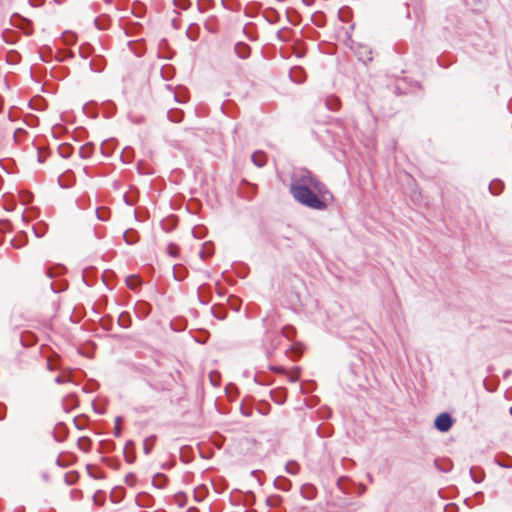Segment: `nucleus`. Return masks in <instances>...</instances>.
Returning a JSON list of instances; mask_svg holds the SVG:
<instances>
[{
    "label": "nucleus",
    "instance_id": "nucleus-11",
    "mask_svg": "<svg viewBox=\"0 0 512 512\" xmlns=\"http://www.w3.org/2000/svg\"><path fill=\"white\" fill-rule=\"evenodd\" d=\"M209 254H206V252L204 250H201L199 252V256L202 258V259H205Z\"/></svg>",
    "mask_w": 512,
    "mask_h": 512
},
{
    "label": "nucleus",
    "instance_id": "nucleus-1",
    "mask_svg": "<svg viewBox=\"0 0 512 512\" xmlns=\"http://www.w3.org/2000/svg\"><path fill=\"white\" fill-rule=\"evenodd\" d=\"M290 193L297 202L311 209L324 210L327 207L325 200L329 194L328 189L307 169H297L293 172Z\"/></svg>",
    "mask_w": 512,
    "mask_h": 512
},
{
    "label": "nucleus",
    "instance_id": "nucleus-12",
    "mask_svg": "<svg viewBox=\"0 0 512 512\" xmlns=\"http://www.w3.org/2000/svg\"><path fill=\"white\" fill-rule=\"evenodd\" d=\"M63 381H64V380H63V378H62L61 376H57V377L55 378V382H56V383H58V384L63 383Z\"/></svg>",
    "mask_w": 512,
    "mask_h": 512
},
{
    "label": "nucleus",
    "instance_id": "nucleus-6",
    "mask_svg": "<svg viewBox=\"0 0 512 512\" xmlns=\"http://www.w3.org/2000/svg\"><path fill=\"white\" fill-rule=\"evenodd\" d=\"M299 465L298 463L294 462V461H289L286 466H285V470L288 474H291V475H296L298 474L299 472Z\"/></svg>",
    "mask_w": 512,
    "mask_h": 512
},
{
    "label": "nucleus",
    "instance_id": "nucleus-5",
    "mask_svg": "<svg viewBox=\"0 0 512 512\" xmlns=\"http://www.w3.org/2000/svg\"><path fill=\"white\" fill-rule=\"evenodd\" d=\"M290 78L292 79V81H294L296 83H302L304 80L302 68H300V67L293 68L290 71Z\"/></svg>",
    "mask_w": 512,
    "mask_h": 512
},
{
    "label": "nucleus",
    "instance_id": "nucleus-7",
    "mask_svg": "<svg viewBox=\"0 0 512 512\" xmlns=\"http://www.w3.org/2000/svg\"><path fill=\"white\" fill-rule=\"evenodd\" d=\"M153 445H154V438H147L144 440L143 442V450H144V453L146 455L150 454V452L152 451L153 449Z\"/></svg>",
    "mask_w": 512,
    "mask_h": 512
},
{
    "label": "nucleus",
    "instance_id": "nucleus-4",
    "mask_svg": "<svg viewBox=\"0 0 512 512\" xmlns=\"http://www.w3.org/2000/svg\"><path fill=\"white\" fill-rule=\"evenodd\" d=\"M235 53L241 59H246L250 55V48L244 43H237L235 45Z\"/></svg>",
    "mask_w": 512,
    "mask_h": 512
},
{
    "label": "nucleus",
    "instance_id": "nucleus-10",
    "mask_svg": "<svg viewBox=\"0 0 512 512\" xmlns=\"http://www.w3.org/2000/svg\"><path fill=\"white\" fill-rule=\"evenodd\" d=\"M298 378H299V375H298L297 373H293V374H291V375L289 376V380H290L291 382H296V381L298 380Z\"/></svg>",
    "mask_w": 512,
    "mask_h": 512
},
{
    "label": "nucleus",
    "instance_id": "nucleus-14",
    "mask_svg": "<svg viewBox=\"0 0 512 512\" xmlns=\"http://www.w3.org/2000/svg\"><path fill=\"white\" fill-rule=\"evenodd\" d=\"M97 214H98V218L101 219V220H104L105 218L103 216L100 215V212L97 211Z\"/></svg>",
    "mask_w": 512,
    "mask_h": 512
},
{
    "label": "nucleus",
    "instance_id": "nucleus-2",
    "mask_svg": "<svg viewBox=\"0 0 512 512\" xmlns=\"http://www.w3.org/2000/svg\"><path fill=\"white\" fill-rule=\"evenodd\" d=\"M453 424V419L448 413H441L435 419L434 425L440 432H447Z\"/></svg>",
    "mask_w": 512,
    "mask_h": 512
},
{
    "label": "nucleus",
    "instance_id": "nucleus-9",
    "mask_svg": "<svg viewBox=\"0 0 512 512\" xmlns=\"http://www.w3.org/2000/svg\"><path fill=\"white\" fill-rule=\"evenodd\" d=\"M489 189L491 191L492 194L494 195H497L501 192V189H502V183L499 182V181H496V182H492L490 185H489Z\"/></svg>",
    "mask_w": 512,
    "mask_h": 512
},
{
    "label": "nucleus",
    "instance_id": "nucleus-3",
    "mask_svg": "<svg viewBox=\"0 0 512 512\" xmlns=\"http://www.w3.org/2000/svg\"><path fill=\"white\" fill-rule=\"evenodd\" d=\"M251 160L257 167H263L267 162V156L262 151H256L252 154Z\"/></svg>",
    "mask_w": 512,
    "mask_h": 512
},
{
    "label": "nucleus",
    "instance_id": "nucleus-13",
    "mask_svg": "<svg viewBox=\"0 0 512 512\" xmlns=\"http://www.w3.org/2000/svg\"><path fill=\"white\" fill-rule=\"evenodd\" d=\"M271 369L280 373L284 372V369L281 367H272Z\"/></svg>",
    "mask_w": 512,
    "mask_h": 512
},
{
    "label": "nucleus",
    "instance_id": "nucleus-15",
    "mask_svg": "<svg viewBox=\"0 0 512 512\" xmlns=\"http://www.w3.org/2000/svg\"><path fill=\"white\" fill-rule=\"evenodd\" d=\"M119 433H120V431H119V429L117 428V429H116V435H119Z\"/></svg>",
    "mask_w": 512,
    "mask_h": 512
},
{
    "label": "nucleus",
    "instance_id": "nucleus-8",
    "mask_svg": "<svg viewBox=\"0 0 512 512\" xmlns=\"http://www.w3.org/2000/svg\"><path fill=\"white\" fill-rule=\"evenodd\" d=\"M167 253L173 257L176 258L179 256V247L176 244L170 243L167 246Z\"/></svg>",
    "mask_w": 512,
    "mask_h": 512
}]
</instances>
